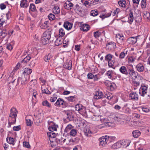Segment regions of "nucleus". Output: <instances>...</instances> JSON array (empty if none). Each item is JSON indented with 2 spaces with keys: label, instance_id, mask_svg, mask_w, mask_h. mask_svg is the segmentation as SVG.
Segmentation results:
<instances>
[{
  "label": "nucleus",
  "instance_id": "obj_22",
  "mask_svg": "<svg viewBox=\"0 0 150 150\" xmlns=\"http://www.w3.org/2000/svg\"><path fill=\"white\" fill-rule=\"evenodd\" d=\"M101 118L102 119V120H100V121L102 122H103V124H101L100 125V128H102L103 127H104V125H106L105 124V123H106V124H108V125L110 126V125L109 124L110 123V122H107V120L105 118H103L101 117Z\"/></svg>",
  "mask_w": 150,
  "mask_h": 150
},
{
  "label": "nucleus",
  "instance_id": "obj_21",
  "mask_svg": "<svg viewBox=\"0 0 150 150\" xmlns=\"http://www.w3.org/2000/svg\"><path fill=\"white\" fill-rule=\"evenodd\" d=\"M130 13H129V17H128V22L131 24L133 21L134 19V17L133 16V13L131 10L129 11Z\"/></svg>",
  "mask_w": 150,
  "mask_h": 150
},
{
  "label": "nucleus",
  "instance_id": "obj_42",
  "mask_svg": "<svg viewBox=\"0 0 150 150\" xmlns=\"http://www.w3.org/2000/svg\"><path fill=\"white\" fill-rule=\"evenodd\" d=\"M48 136L51 138H54L56 137V134L54 132H49L47 133Z\"/></svg>",
  "mask_w": 150,
  "mask_h": 150
},
{
  "label": "nucleus",
  "instance_id": "obj_30",
  "mask_svg": "<svg viewBox=\"0 0 150 150\" xmlns=\"http://www.w3.org/2000/svg\"><path fill=\"white\" fill-rule=\"evenodd\" d=\"M112 147L114 149H119L121 148V145L120 141L115 143L112 146Z\"/></svg>",
  "mask_w": 150,
  "mask_h": 150
},
{
  "label": "nucleus",
  "instance_id": "obj_57",
  "mask_svg": "<svg viewBox=\"0 0 150 150\" xmlns=\"http://www.w3.org/2000/svg\"><path fill=\"white\" fill-rule=\"evenodd\" d=\"M112 71H109L106 73V75L108 76V77L111 79L112 78Z\"/></svg>",
  "mask_w": 150,
  "mask_h": 150
},
{
  "label": "nucleus",
  "instance_id": "obj_9",
  "mask_svg": "<svg viewBox=\"0 0 150 150\" xmlns=\"http://www.w3.org/2000/svg\"><path fill=\"white\" fill-rule=\"evenodd\" d=\"M129 96L132 100H138V95L135 92H132L129 95Z\"/></svg>",
  "mask_w": 150,
  "mask_h": 150
},
{
  "label": "nucleus",
  "instance_id": "obj_29",
  "mask_svg": "<svg viewBox=\"0 0 150 150\" xmlns=\"http://www.w3.org/2000/svg\"><path fill=\"white\" fill-rule=\"evenodd\" d=\"M115 61L114 60H110L108 61V64L109 67H112L113 69H115V67H113L115 64Z\"/></svg>",
  "mask_w": 150,
  "mask_h": 150
},
{
  "label": "nucleus",
  "instance_id": "obj_47",
  "mask_svg": "<svg viewBox=\"0 0 150 150\" xmlns=\"http://www.w3.org/2000/svg\"><path fill=\"white\" fill-rule=\"evenodd\" d=\"M98 14L97 11L95 10H92L91 12L90 15L93 16H95L98 15Z\"/></svg>",
  "mask_w": 150,
  "mask_h": 150
},
{
  "label": "nucleus",
  "instance_id": "obj_37",
  "mask_svg": "<svg viewBox=\"0 0 150 150\" xmlns=\"http://www.w3.org/2000/svg\"><path fill=\"white\" fill-rule=\"evenodd\" d=\"M53 11L56 14L59 13L60 12V9L59 7L54 6L53 8Z\"/></svg>",
  "mask_w": 150,
  "mask_h": 150
},
{
  "label": "nucleus",
  "instance_id": "obj_44",
  "mask_svg": "<svg viewBox=\"0 0 150 150\" xmlns=\"http://www.w3.org/2000/svg\"><path fill=\"white\" fill-rule=\"evenodd\" d=\"M72 126L71 125H68L64 129L65 132H68L69 130H71L72 128Z\"/></svg>",
  "mask_w": 150,
  "mask_h": 150
},
{
  "label": "nucleus",
  "instance_id": "obj_23",
  "mask_svg": "<svg viewBox=\"0 0 150 150\" xmlns=\"http://www.w3.org/2000/svg\"><path fill=\"white\" fill-rule=\"evenodd\" d=\"M6 141L7 142L10 144L14 145V139L13 137H8L6 138Z\"/></svg>",
  "mask_w": 150,
  "mask_h": 150
},
{
  "label": "nucleus",
  "instance_id": "obj_12",
  "mask_svg": "<svg viewBox=\"0 0 150 150\" xmlns=\"http://www.w3.org/2000/svg\"><path fill=\"white\" fill-rule=\"evenodd\" d=\"M50 123H52V125L49 126L48 128L49 130L52 132H53L54 131H56L57 130L56 126H58L57 125H55L52 122H51Z\"/></svg>",
  "mask_w": 150,
  "mask_h": 150
},
{
  "label": "nucleus",
  "instance_id": "obj_52",
  "mask_svg": "<svg viewBox=\"0 0 150 150\" xmlns=\"http://www.w3.org/2000/svg\"><path fill=\"white\" fill-rule=\"evenodd\" d=\"M80 7L78 4H76L75 6V8H74V10L75 11H78L79 12L82 13L83 11L79 9Z\"/></svg>",
  "mask_w": 150,
  "mask_h": 150
},
{
  "label": "nucleus",
  "instance_id": "obj_28",
  "mask_svg": "<svg viewBox=\"0 0 150 150\" xmlns=\"http://www.w3.org/2000/svg\"><path fill=\"white\" fill-rule=\"evenodd\" d=\"M84 132L85 135L86 136H88V134L91 133L90 130L88 127H86L84 129Z\"/></svg>",
  "mask_w": 150,
  "mask_h": 150
},
{
  "label": "nucleus",
  "instance_id": "obj_36",
  "mask_svg": "<svg viewBox=\"0 0 150 150\" xmlns=\"http://www.w3.org/2000/svg\"><path fill=\"white\" fill-rule=\"evenodd\" d=\"M62 43V41L60 38H58L55 42V45L56 46H59Z\"/></svg>",
  "mask_w": 150,
  "mask_h": 150
},
{
  "label": "nucleus",
  "instance_id": "obj_53",
  "mask_svg": "<svg viewBox=\"0 0 150 150\" xmlns=\"http://www.w3.org/2000/svg\"><path fill=\"white\" fill-rule=\"evenodd\" d=\"M23 146L24 147L28 148H29L30 146L29 142H23Z\"/></svg>",
  "mask_w": 150,
  "mask_h": 150
},
{
  "label": "nucleus",
  "instance_id": "obj_41",
  "mask_svg": "<svg viewBox=\"0 0 150 150\" xmlns=\"http://www.w3.org/2000/svg\"><path fill=\"white\" fill-rule=\"evenodd\" d=\"M77 131L76 130L74 129H71L69 132V134L71 136L75 137Z\"/></svg>",
  "mask_w": 150,
  "mask_h": 150
},
{
  "label": "nucleus",
  "instance_id": "obj_63",
  "mask_svg": "<svg viewBox=\"0 0 150 150\" xmlns=\"http://www.w3.org/2000/svg\"><path fill=\"white\" fill-rule=\"evenodd\" d=\"M100 76L99 74H96L94 75V77L93 78L94 79V81H97L99 79Z\"/></svg>",
  "mask_w": 150,
  "mask_h": 150
},
{
  "label": "nucleus",
  "instance_id": "obj_39",
  "mask_svg": "<svg viewBox=\"0 0 150 150\" xmlns=\"http://www.w3.org/2000/svg\"><path fill=\"white\" fill-rule=\"evenodd\" d=\"M64 67L68 69L69 70H70L71 68V63H67L63 65Z\"/></svg>",
  "mask_w": 150,
  "mask_h": 150
},
{
  "label": "nucleus",
  "instance_id": "obj_20",
  "mask_svg": "<svg viewBox=\"0 0 150 150\" xmlns=\"http://www.w3.org/2000/svg\"><path fill=\"white\" fill-rule=\"evenodd\" d=\"M30 58L31 57H30L29 56H27L20 62L23 64L24 65H26L29 62Z\"/></svg>",
  "mask_w": 150,
  "mask_h": 150
},
{
  "label": "nucleus",
  "instance_id": "obj_5",
  "mask_svg": "<svg viewBox=\"0 0 150 150\" xmlns=\"http://www.w3.org/2000/svg\"><path fill=\"white\" fill-rule=\"evenodd\" d=\"M123 38V35L121 36L120 34L117 36L116 40L118 44L121 45H124L125 42H126V39H124Z\"/></svg>",
  "mask_w": 150,
  "mask_h": 150
},
{
  "label": "nucleus",
  "instance_id": "obj_64",
  "mask_svg": "<svg viewBox=\"0 0 150 150\" xmlns=\"http://www.w3.org/2000/svg\"><path fill=\"white\" fill-rule=\"evenodd\" d=\"M125 55V54L124 52H122L120 54L119 57L122 59L124 58Z\"/></svg>",
  "mask_w": 150,
  "mask_h": 150
},
{
  "label": "nucleus",
  "instance_id": "obj_14",
  "mask_svg": "<svg viewBox=\"0 0 150 150\" xmlns=\"http://www.w3.org/2000/svg\"><path fill=\"white\" fill-rule=\"evenodd\" d=\"M119 71L122 73L125 74L126 75H128V72L127 71L126 67L124 66H122L119 69Z\"/></svg>",
  "mask_w": 150,
  "mask_h": 150
},
{
  "label": "nucleus",
  "instance_id": "obj_17",
  "mask_svg": "<svg viewBox=\"0 0 150 150\" xmlns=\"http://www.w3.org/2000/svg\"><path fill=\"white\" fill-rule=\"evenodd\" d=\"M120 142L121 145V148H125L129 145L128 143L124 140L120 141Z\"/></svg>",
  "mask_w": 150,
  "mask_h": 150
},
{
  "label": "nucleus",
  "instance_id": "obj_33",
  "mask_svg": "<svg viewBox=\"0 0 150 150\" xmlns=\"http://www.w3.org/2000/svg\"><path fill=\"white\" fill-rule=\"evenodd\" d=\"M42 105L43 106H45L49 108L51 107V105L47 100H45L42 102Z\"/></svg>",
  "mask_w": 150,
  "mask_h": 150
},
{
  "label": "nucleus",
  "instance_id": "obj_18",
  "mask_svg": "<svg viewBox=\"0 0 150 150\" xmlns=\"http://www.w3.org/2000/svg\"><path fill=\"white\" fill-rule=\"evenodd\" d=\"M27 0H22L21 1V6L23 8H27L28 6V4L27 3Z\"/></svg>",
  "mask_w": 150,
  "mask_h": 150
},
{
  "label": "nucleus",
  "instance_id": "obj_10",
  "mask_svg": "<svg viewBox=\"0 0 150 150\" xmlns=\"http://www.w3.org/2000/svg\"><path fill=\"white\" fill-rule=\"evenodd\" d=\"M20 80L21 81V84H22L23 85H25L27 83L26 81L27 79L25 76L22 77L21 78L19 77L18 78V79L17 80L18 84H19Z\"/></svg>",
  "mask_w": 150,
  "mask_h": 150
},
{
  "label": "nucleus",
  "instance_id": "obj_15",
  "mask_svg": "<svg viewBox=\"0 0 150 150\" xmlns=\"http://www.w3.org/2000/svg\"><path fill=\"white\" fill-rule=\"evenodd\" d=\"M68 3H67L66 2L64 3V7L65 9L67 10H71V7H73L74 5L73 4L69 2Z\"/></svg>",
  "mask_w": 150,
  "mask_h": 150
},
{
  "label": "nucleus",
  "instance_id": "obj_34",
  "mask_svg": "<svg viewBox=\"0 0 150 150\" xmlns=\"http://www.w3.org/2000/svg\"><path fill=\"white\" fill-rule=\"evenodd\" d=\"M113 55L110 54H108L105 57V60H108V61L111 60L112 58H113Z\"/></svg>",
  "mask_w": 150,
  "mask_h": 150
},
{
  "label": "nucleus",
  "instance_id": "obj_50",
  "mask_svg": "<svg viewBox=\"0 0 150 150\" xmlns=\"http://www.w3.org/2000/svg\"><path fill=\"white\" fill-rule=\"evenodd\" d=\"M135 21L137 23H139L141 21L142 18L141 16H138L134 19Z\"/></svg>",
  "mask_w": 150,
  "mask_h": 150
},
{
  "label": "nucleus",
  "instance_id": "obj_59",
  "mask_svg": "<svg viewBox=\"0 0 150 150\" xmlns=\"http://www.w3.org/2000/svg\"><path fill=\"white\" fill-rule=\"evenodd\" d=\"M69 22L68 21H67L66 22H65L64 23L63 26L64 27V28L67 30H69L70 29H69V27L68 25H69Z\"/></svg>",
  "mask_w": 150,
  "mask_h": 150
},
{
  "label": "nucleus",
  "instance_id": "obj_4",
  "mask_svg": "<svg viewBox=\"0 0 150 150\" xmlns=\"http://www.w3.org/2000/svg\"><path fill=\"white\" fill-rule=\"evenodd\" d=\"M66 113L67 115V118L69 121H72L74 120V112L71 110L67 111Z\"/></svg>",
  "mask_w": 150,
  "mask_h": 150
},
{
  "label": "nucleus",
  "instance_id": "obj_2",
  "mask_svg": "<svg viewBox=\"0 0 150 150\" xmlns=\"http://www.w3.org/2000/svg\"><path fill=\"white\" fill-rule=\"evenodd\" d=\"M15 110L14 111H12V108H11L10 110L11 113L9 116V119L10 117H11L12 119H14V122L13 123H15L16 122V118L17 117V114L18 113V111L16 108H14Z\"/></svg>",
  "mask_w": 150,
  "mask_h": 150
},
{
  "label": "nucleus",
  "instance_id": "obj_51",
  "mask_svg": "<svg viewBox=\"0 0 150 150\" xmlns=\"http://www.w3.org/2000/svg\"><path fill=\"white\" fill-rule=\"evenodd\" d=\"M48 17L50 20H53L55 18V16L52 13H50L48 16Z\"/></svg>",
  "mask_w": 150,
  "mask_h": 150
},
{
  "label": "nucleus",
  "instance_id": "obj_56",
  "mask_svg": "<svg viewBox=\"0 0 150 150\" xmlns=\"http://www.w3.org/2000/svg\"><path fill=\"white\" fill-rule=\"evenodd\" d=\"M21 129L20 125L15 126L13 127V130L15 131H18Z\"/></svg>",
  "mask_w": 150,
  "mask_h": 150
},
{
  "label": "nucleus",
  "instance_id": "obj_60",
  "mask_svg": "<svg viewBox=\"0 0 150 150\" xmlns=\"http://www.w3.org/2000/svg\"><path fill=\"white\" fill-rule=\"evenodd\" d=\"M88 78V79H92L94 77V75L92 73H89L87 75Z\"/></svg>",
  "mask_w": 150,
  "mask_h": 150
},
{
  "label": "nucleus",
  "instance_id": "obj_38",
  "mask_svg": "<svg viewBox=\"0 0 150 150\" xmlns=\"http://www.w3.org/2000/svg\"><path fill=\"white\" fill-rule=\"evenodd\" d=\"M29 10L33 12L36 11V8L35 5L34 4H31L30 6Z\"/></svg>",
  "mask_w": 150,
  "mask_h": 150
},
{
  "label": "nucleus",
  "instance_id": "obj_54",
  "mask_svg": "<svg viewBox=\"0 0 150 150\" xmlns=\"http://www.w3.org/2000/svg\"><path fill=\"white\" fill-rule=\"evenodd\" d=\"M6 30H3L1 33V35L3 36V38H5L7 35V33L5 32Z\"/></svg>",
  "mask_w": 150,
  "mask_h": 150
},
{
  "label": "nucleus",
  "instance_id": "obj_24",
  "mask_svg": "<svg viewBox=\"0 0 150 150\" xmlns=\"http://www.w3.org/2000/svg\"><path fill=\"white\" fill-rule=\"evenodd\" d=\"M90 27L88 25L85 24L83 25L80 28L81 30H83V31L86 32L89 30Z\"/></svg>",
  "mask_w": 150,
  "mask_h": 150
},
{
  "label": "nucleus",
  "instance_id": "obj_49",
  "mask_svg": "<svg viewBox=\"0 0 150 150\" xmlns=\"http://www.w3.org/2000/svg\"><path fill=\"white\" fill-rule=\"evenodd\" d=\"M111 15V13H108L107 14L105 15L103 13L102 16H100V17L102 19H103L105 18H107L110 16Z\"/></svg>",
  "mask_w": 150,
  "mask_h": 150
},
{
  "label": "nucleus",
  "instance_id": "obj_31",
  "mask_svg": "<svg viewBox=\"0 0 150 150\" xmlns=\"http://www.w3.org/2000/svg\"><path fill=\"white\" fill-rule=\"evenodd\" d=\"M127 71L128 72V75L129 74L130 76H132L134 74H136V72L134 71L133 69H128Z\"/></svg>",
  "mask_w": 150,
  "mask_h": 150
},
{
  "label": "nucleus",
  "instance_id": "obj_3",
  "mask_svg": "<svg viewBox=\"0 0 150 150\" xmlns=\"http://www.w3.org/2000/svg\"><path fill=\"white\" fill-rule=\"evenodd\" d=\"M116 46V44L113 42H110L108 43L106 45V48L108 50H113L115 49Z\"/></svg>",
  "mask_w": 150,
  "mask_h": 150
},
{
  "label": "nucleus",
  "instance_id": "obj_6",
  "mask_svg": "<svg viewBox=\"0 0 150 150\" xmlns=\"http://www.w3.org/2000/svg\"><path fill=\"white\" fill-rule=\"evenodd\" d=\"M141 89L142 90V94L141 96H144L145 94L147 93L148 87L147 85H145L144 84H142L141 86Z\"/></svg>",
  "mask_w": 150,
  "mask_h": 150
},
{
  "label": "nucleus",
  "instance_id": "obj_7",
  "mask_svg": "<svg viewBox=\"0 0 150 150\" xmlns=\"http://www.w3.org/2000/svg\"><path fill=\"white\" fill-rule=\"evenodd\" d=\"M137 38L136 37H132L128 38L126 41H127L129 44H135L137 42Z\"/></svg>",
  "mask_w": 150,
  "mask_h": 150
},
{
  "label": "nucleus",
  "instance_id": "obj_27",
  "mask_svg": "<svg viewBox=\"0 0 150 150\" xmlns=\"http://www.w3.org/2000/svg\"><path fill=\"white\" fill-rule=\"evenodd\" d=\"M77 96H70L67 98L68 101L69 102H74L76 101L77 98Z\"/></svg>",
  "mask_w": 150,
  "mask_h": 150
},
{
  "label": "nucleus",
  "instance_id": "obj_26",
  "mask_svg": "<svg viewBox=\"0 0 150 150\" xmlns=\"http://www.w3.org/2000/svg\"><path fill=\"white\" fill-rule=\"evenodd\" d=\"M133 136L134 138L138 137L141 134L140 132L138 130L134 131L132 132Z\"/></svg>",
  "mask_w": 150,
  "mask_h": 150
},
{
  "label": "nucleus",
  "instance_id": "obj_11",
  "mask_svg": "<svg viewBox=\"0 0 150 150\" xmlns=\"http://www.w3.org/2000/svg\"><path fill=\"white\" fill-rule=\"evenodd\" d=\"M94 98L96 99L103 98V93L101 92H97L95 94Z\"/></svg>",
  "mask_w": 150,
  "mask_h": 150
},
{
  "label": "nucleus",
  "instance_id": "obj_58",
  "mask_svg": "<svg viewBox=\"0 0 150 150\" xmlns=\"http://www.w3.org/2000/svg\"><path fill=\"white\" fill-rule=\"evenodd\" d=\"M42 93H45L47 94H51V92L49 91L48 89L46 91L45 89H44L42 90Z\"/></svg>",
  "mask_w": 150,
  "mask_h": 150
},
{
  "label": "nucleus",
  "instance_id": "obj_25",
  "mask_svg": "<svg viewBox=\"0 0 150 150\" xmlns=\"http://www.w3.org/2000/svg\"><path fill=\"white\" fill-rule=\"evenodd\" d=\"M41 41L42 44L43 45H46L48 44L49 42V40L47 39L45 36H44L42 37L41 38Z\"/></svg>",
  "mask_w": 150,
  "mask_h": 150
},
{
  "label": "nucleus",
  "instance_id": "obj_62",
  "mask_svg": "<svg viewBox=\"0 0 150 150\" xmlns=\"http://www.w3.org/2000/svg\"><path fill=\"white\" fill-rule=\"evenodd\" d=\"M51 33L49 31L47 34L46 35V36H45V37H46V38L49 41L50 39L51 38Z\"/></svg>",
  "mask_w": 150,
  "mask_h": 150
},
{
  "label": "nucleus",
  "instance_id": "obj_35",
  "mask_svg": "<svg viewBox=\"0 0 150 150\" xmlns=\"http://www.w3.org/2000/svg\"><path fill=\"white\" fill-rule=\"evenodd\" d=\"M118 4L120 6L124 7L125 6L126 2L125 0L120 1L118 2Z\"/></svg>",
  "mask_w": 150,
  "mask_h": 150
},
{
  "label": "nucleus",
  "instance_id": "obj_32",
  "mask_svg": "<svg viewBox=\"0 0 150 150\" xmlns=\"http://www.w3.org/2000/svg\"><path fill=\"white\" fill-rule=\"evenodd\" d=\"M51 57V55L50 53L48 55H46L45 56L44 58V59L46 62H48Z\"/></svg>",
  "mask_w": 150,
  "mask_h": 150
},
{
  "label": "nucleus",
  "instance_id": "obj_55",
  "mask_svg": "<svg viewBox=\"0 0 150 150\" xmlns=\"http://www.w3.org/2000/svg\"><path fill=\"white\" fill-rule=\"evenodd\" d=\"M32 123H33V122L31 121V120L30 119L26 120V123L27 126H31Z\"/></svg>",
  "mask_w": 150,
  "mask_h": 150
},
{
  "label": "nucleus",
  "instance_id": "obj_16",
  "mask_svg": "<svg viewBox=\"0 0 150 150\" xmlns=\"http://www.w3.org/2000/svg\"><path fill=\"white\" fill-rule=\"evenodd\" d=\"M32 69L29 68H26L24 69V71L22 73L23 74L25 75H28L30 74L32 72Z\"/></svg>",
  "mask_w": 150,
  "mask_h": 150
},
{
  "label": "nucleus",
  "instance_id": "obj_8",
  "mask_svg": "<svg viewBox=\"0 0 150 150\" xmlns=\"http://www.w3.org/2000/svg\"><path fill=\"white\" fill-rule=\"evenodd\" d=\"M75 109L76 110H77L79 111H80L81 112H82L85 110V108L81 104H77L75 105Z\"/></svg>",
  "mask_w": 150,
  "mask_h": 150
},
{
  "label": "nucleus",
  "instance_id": "obj_61",
  "mask_svg": "<svg viewBox=\"0 0 150 150\" xmlns=\"http://www.w3.org/2000/svg\"><path fill=\"white\" fill-rule=\"evenodd\" d=\"M135 59V58L132 57H129L128 59V61L129 62H133Z\"/></svg>",
  "mask_w": 150,
  "mask_h": 150
},
{
  "label": "nucleus",
  "instance_id": "obj_46",
  "mask_svg": "<svg viewBox=\"0 0 150 150\" xmlns=\"http://www.w3.org/2000/svg\"><path fill=\"white\" fill-rule=\"evenodd\" d=\"M93 33L94 36L96 38H97L99 37L101 35V33L98 31L95 32H94Z\"/></svg>",
  "mask_w": 150,
  "mask_h": 150
},
{
  "label": "nucleus",
  "instance_id": "obj_1",
  "mask_svg": "<svg viewBox=\"0 0 150 150\" xmlns=\"http://www.w3.org/2000/svg\"><path fill=\"white\" fill-rule=\"evenodd\" d=\"M109 139V137L107 136H105V137H102L100 138L99 139L100 141L99 144L102 146L105 145L108 142Z\"/></svg>",
  "mask_w": 150,
  "mask_h": 150
},
{
  "label": "nucleus",
  "instance_id": "obj_40",
  "mask_svg": "<svg viewBox=\"0 0 150 150\" xmlns=\"http://www.w3.org/2000/svg\"><path fill=\"white\" fill-rule=\"evenodd\" d=\"M146 0H142L141 3V6L142 8H146Z\"/></svg>",
  "mask_w": 150,
  "mask_h": 150
},
{
  "label": "nucleus",
  "instance_id": "obj_19",
  "mask_svg": "<svg viewBox=\"0 0 150 150\" xmlns=\"http://www.w3.org/2000/svg\"><path fill=\"white\" fill-rule=\"evenodd\" d=\"M102 116L100 115H94L92 117V119L94 121H98L99 120H102V119L101 118Z\"/></svg>",
  "mask_w": 150,
  "mask_h": 150
},
{
  "label": "nucleus",
  "instance_id": "obj_43",
  "mask_svg": "<svg viewBox=\"0 0 150 150\" xmlns=\"http://www.w3.org/2000/svg\"><path fill=\"white\" fill-rule=\"evenodd\" d=\"M59 35L60 37H62L64 36L65 35V32L63 28H61L59 29Z\"/></svg>",
  "mask_w": 150,
  "mask_h": 150
},
{
  "label": "nucleus",
  "instance_id": "obj_48",
  "mask_svg": "<svg viewBox=\"0 0 150 150\" xmlns=\"http://www.w3.org/2000/svg\"><path fill=\"white\" fill-rule=\"evenodd\" d=\"M61 101H63V99L60 98H59L54 104L56 106L60 105V102H61Z\"/></svg>",
  "mask_w": 150,
  "mask_h": 150
},
{
  "label": "nucleus",
  "instance_id": "obj_45",
  "mask_svg": "<svg viewBox=\"0 0 150 150\" xmlns=\"http://www.w3.org/2000/svg\"><path fill=\"white\" fill-rule=\"evenodd\" d=\"M13 78L14 77L13 76H9L8 79V81H10L9 82V83H13L15 82L16 79H13Z\"/></svg>",
  "mask_w": 150,
  "mask_h": 150
},
{
  "label": "nucleus",
  "instance_id": "obj_13",
  "mask_svg": "<svg viewBox=\"0 0 150 150\" xmlns=\"http://www.w3.org/2000/svg\"><path fill=\"white\" fill-rule=\"evenodd\" d=\"M136 68L137 70L140 72L143 71L144 69L143 64L141 63H139L137 64L136 66Z\"/></svg>",
  "mask_w": 150,
  "mask_h": 150
}]
</instances>
